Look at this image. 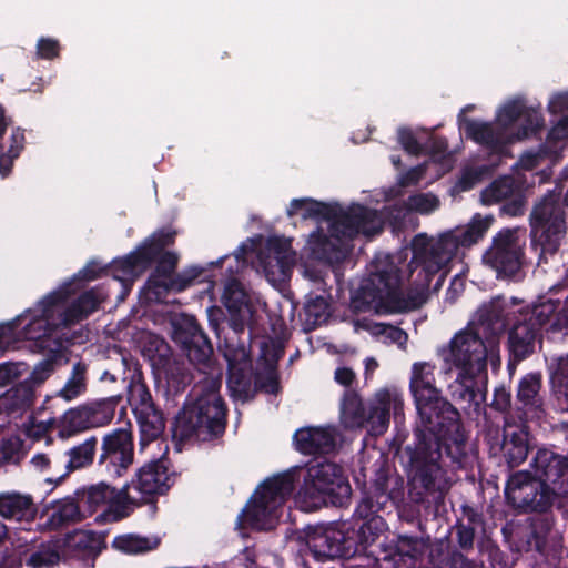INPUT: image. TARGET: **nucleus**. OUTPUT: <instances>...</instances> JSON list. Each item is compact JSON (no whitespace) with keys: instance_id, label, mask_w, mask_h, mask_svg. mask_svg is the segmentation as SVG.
Listing matches in <instances>:
<instances>
[{"instance_id":"obj_1","label":"nucleus","mask_w":568,"mask_h":568,"mask_svg":"<svg viewBox=\"0 0 568 568\" xmlns=\"http://www.w3.org/2000/svg\"><path fill=\"white\" fill-rule=\"evenodd\" d=\"M419 424L413 440L398 450L408 478V497L419 505H439L453 485V470L467 459L460 413L444 396L416 408Z\"/></svg>"},{"instance_id":"obj_2","label":"nucleus","mask_w":568,"mask_h":568,"mask_svg":"<svg viewBox=\"0 0 568 568\" xmlns=\"http://www.w3.org/2000/svg\"><path fill=\"white\" fill-rule=\"evenodd\" d=\"M221 376H205L193 386L172 423L174 440L211 443L224 436L229 408L221 395Z\"/></svg>"},{"instance_id":"obj_3","label":"nucleus","mask_w":568,"mask_h":568,"mask_svg":"<svg viewBox=\"0 0 568 568\" xmlns=\"http://www.w3.org/2000/svg\"><path fill=\"white\" fill-rule=\"evenodd\" d=\"M402 270L393 262L376 265L369 276L363 278L352 294L351 305L355 312L374 311L378 314L406 313L416 310L419 298H405L402 290Z\"/></svg>"},{"instance_id":"obj_4","label":"nucleus","mask_w":568,"mask_h":568,"mask_svg":"<svg viewBox=\"0 0 568 568\" xmlns=\"http://www.w3.org/2000/svg\"><path fill=\"white\" fill-rule=\"evenodd\" d=\"M302 211V219H322L329 222L328 232L336 239H354L358 234L376 235L383 231V220L377 210L353 204L344 210L314 199H293L287 209L290 217Z\"/></svg>"},{"instance_id":"obj_5","label":"nucleus","mask_w":568,"mask_h":568,"mask_svg":"<svg viewBox=\"0 0 568 568\" xmlns=\"http://www.w3.org/2000/svg\"><path fill=\"white\" fill-rule=\"evenodd\" d=\"M362 499L355 508V536L362 544V549L374 542L383 532L385 520L378 514L390 501H399L403 497V478L394 476L385 464L374 470V477L364 485Z\"/></svg>"},{"instance_id":"obj_6","label":"nucleus","mask_w":568,"mask_h":568,"mask_svg":"<svg viewBox=\"0 0 568 568\" xmlns=\"http://www.w3.org/2000/svg\"><path fill=\"white\" fill-rule=\"evenodd\" d=\"M552 514L532 515L507 520L501 529L504 542L518 556L540 557L558 564L564 557L562 538L555 532Z\"/></svg>"},{"instance_id":"obj_7","label":"nucleus","mask_w":568,"mask_h":568,"mask_svg":"<svg viewBox=\"0 0 568 568\" xmlns=\"http://www.w3.org/2000/svg\"><path fill=\"white\" fill-rule=\"evenodd\" d=\"M221 351L227 362V386L235 399L248 403L258 392L270 395L281 392L277 367L257 366L253 372L247 341L235 343L233 337H224Z\"/></svg>"},{"instance_id":"obj_8","label":"nucleus","mask_w":568,"mask_h":568,"mask_svg":"<svg viewBox=\"0 0 568 568\" xmlns=\"http://www.w3.org/2000/svg\"><path fill=\"white\" fill-rule=\"evenodd\" d=\"M301 469L302 485L298 499L307 510L325 506L345 507L352 497V487L344 468L332 462L310 463Z\"/></svg>"},{"instance_id":"obj_9","label":"nucleus","mask_w":568,"mask_h":568,"mask_svg":"<svg viewBox=\"0 0 568 568\" xmlns=\"http://www.w3.org/2000/svg\"><path fill=\"white\" fill-rule=\"evenodd\" d=\"M404 400L396 388H383L365 404L354 390H345L341 404V418L345 428H366L372 436L383 435L390 420V412L395 419L403 415Z\"/></svg>"},{"instance_id":"obj_10","label":"nucleus","mask_w":568,"mask_h":568,"mask_svg":"<svg viewBox=\"0 0 568 568\" xmlns=\"http://www.w3.org/2000/svg\"><path fill=\"white\" fill-rule=\"evenodd\" d=\"M556 304L545 296L514 313L508 332L510 358L519 363L535 353L536 344L541 342L544 333L564 332L555 322Z\"/></svg>"},{"instance_id":"obj_11","label":"nucleus","mask_w":568,"mask_h":568,"mask_svg":"<svg viewBox=\"0 0 568 568\" xmlns=\"http://www.w3.org/2000/svg\"><path fill=\"white\" fill-rule=\"evenodd\" d=\"M530 240L539 251L538 263H547L560 248L567 234L565 203L560 194L549 191L532 207L529 215Z\"/></svg>"},{"instance_id":"obj_12","label":"nucleus","mask_w":568,"mask_h":568,"mask_svg":"<svg viewBox=\"0 0 568 568\" xmlns=\"http://www.w3.org/2000/svg\"><path fill=\"white\" fill-rule=\"evenodd\" d=\"M413 258L409 263L412 284L415 286L410 290L405 298H419L420 303L416 306L419 308L427 300L430 291L432 282L436 277L433 291L440 290L445 278L446 272L443 270L452 260H445L444 247L433 237L427 236L425 233L415 235L412 240Z\"/></svg>"},{"instance_id":"obj_13","label":"nucleus","mask_w":568,"mask_h":568,"mask_svg":"<svg viewBox=\"0 0 568 568\" xmlns=\"http://www.w3.org/2000/svg\"><path fill=\"white\" fill-rule=\"evenodd\" d=\"M300 479L298 467H292L266 479L243 510L244 520L253 528H270L278 517L280 508L294 493Z\"/></svg>"},{"instance_id":"obj_14","label":"nucleus","mask_w":568,"mask_h":568,"mask_svg":"<svg viewBox=\"0 0 568 568\" xmlns=\"http://www.w3.org/2000/svg\"><path fill=\"white\" fill-rule=\"evenodd\" d=\"M507 505L519 515H546L556 497L532 471L518 470L509 475L504 489Z\"/></svg>"},{"instance_id":"obj_15","label":"nucleus","mask_w":568,"mask_h":568,"mask_svg":"<svg viewBox=\"0 0 568 568\" xmlns=\"http://www.w3.org/2000/svg\"><path fill=\"white\" fill-rule=\"evenodd\" d=\"M68 301L67 291H54L44 296L38 304L40 316L32 325L69 327L95 312L102 297L94 288L81 293L67 308L62 310Z\"/></svg>"},{"instance_id":"obj_16","label":"nucleus","mask_w":568,"mask_h":568,"mask_svg":"<svg viewBox=\"0 0 568 568\" xmlns=\"http://www.w3.org/2000/svg\"><path fill=\"white\" fill-rule=\"evenodd\" d=\"M304 535L307 549L320 562L337 558L348 559L365 550L355 536V526L342 529L332 524L308 525Z\"/></svg>"},{"instance_id":"obj_17","label":"nucleus","mask_w":568,"mask_h":568,"mask_svg":"<svg viewBox=\"0 0 568 568\" xmlns=\"http://www.w3.org/2000/svg\"><path fill=\"white\" fill-rule=\"evenodd\" d=\"M487 355L484 338L469 329L454 336L445 359L459 369L458 378L475 379L481 374L487 376Z\"/></svg>"},{"instance_id":"obj_18","label":"nucleus","mask_w":568,"mask_h":568,"mask_svg":"<svg viewBox=\"0 0 568 568\" xmlns=\"http://www.w3.org/2000/svg\"><path fill=\"white\" fill-rule=\"evenodd\" d=\"M234 262L235 266L229 265L226 267V272L231 278L226 282L222 294V303L229 313L227 325L230 332L225 337H233V342L235 343L239 341L248 342L250 335L246 339L242 338V336L245 334L246 321L251 313V307L242 283L233 277V275L239 272L240 264L244 263L243 254H235Z\"/></svg>"},{"instance_id":"obj_19","label":"nucleus","mask_w":568,"mask_h":568,"mask_svg":"<svg viewBox=\"0 0 568 568\" xmlns=\"http://www.w3.org/2000/svg\"><path fill=\"white\" fill-rule=\"evenodd\" d=\"M133 457L132 433L118 428L103 437L98 464L111 478H119L133 463Z\"/></svg>"},{"instance_id":"obj_20","label":"nucleus","mask_w":568,"mask_h":568,"mask_svg":"<svg viewBox=\"0 0 568 568\" xmlns=\"http://www.w3.org/2000/svg\"><path fill=\"white\" fill-rule=\"evenodd\" d=\"M173 341L199 371L211 367L214 354L213 346L194 317L185 318L182 324L174 328Z\"/></svg>"},{"instance_id":"obj_21","label":"nucleus","mask_w":568,"mask_h":568,"mask_svg":"<svg viewBox=\"0 0 568 568\" xmlns=\"http://www.w3.org/2000/svg\"><path fill=\"white\" fill-rule=\"evenodd\" d=\"M524 252L509 229L498 232L490 247L484 253L483 261L491 266L499 275L515 276L523 265Z\"/></svg>"},{"instance_id":"obj_22","label":"nucleus","mask_w":568,"mask_h":568,"mask_svg":"<svg viewBox=\"0 0 568 568\" xmlns=\"http://www.w3.org/2000/svg\"><path fill=\"white\" fill-rule=\"evenodd\" d=\"M531 467L556 499L568 497L567 455L549 448H539L532 458Z\"/></svg>"},{"instance_id":"obj_23","label":"nucleus","mask_w":568,"mask_h":568,"mask_svg":"<svg viewBox=\"0 0 568 568\" xmlns=\"http://www.w3.org/2000/svg\"><path fill=\"white\" fill-rule=\"evenodd\" d=\"M145 353L152 366L164 372L168 385L174 393L183 392L191 383L192 375L190 371L184 363L172 359L171 347L163 338L154 337L150 341L149 346L145 347Z\"/></svg>"},{"instance_id":"obj_24","label":"nucleus","mask_w":568,"mask_h":568,"mask_svg":"<svg viewBox=\"0 0 568 568\" xmlns=\"http://www.w3.org/2000/svg\"><path fill=\"white\" fill-rule=\"evenodd\" d=\"M494 222L493 215L483 217L475 214L466 229H455L444 232L436 240L445 250L443 257L453 260L460 246L470 247L481 240Z\"/></svg>"},{"instance_id":"obj_25","label":"nucleus","mask_w":568,"mask_h":568,"mask_svg":"<svg viewBox=\"0 0 568 568\" xmlns=\"http://www.w3.org/2000/svg\"><path fill=\"white\" fill-rule=\"evenodd\" d=\"M113 487L104 481H100L95 485L84 487L75 491L79 503L83 509V513L91 516L100 507L108 506L101 514L95 517L98 524H106L111 521H119L122 518L129 516V513L113 511L112 497Z\"/></svg>"},{"instance_id":"obj_26","label":"nucleus","mask_w":568,"mask_h":568,"mask_svg":"<svg viewBox=\"0 0 568 568\" xmlns=\"http://www.w3.org/2000/svg\"><path fill=\"white\" fill-rule=\"evenodd\" d=\"M106 547L104 535L92 530L77 529L65 535L63 539V555L94 565L95 559Z\"/></svg>"},{"instance_id":"obj_27","label":"nucleus","mask_w":568,"mask_h":568,"mask_svg":"<svg viewBox=\"0 0 568 568\" xmlns=\"http://www.w3.org/2000/svg\"><path fill=\"white\" fill-rule=\"evenodd\" d=\"M435 369V364L429 362H416L412 365L409 392L416 408L443 397L436 385Z\"/></svg>"},{"instance_id":"obj_28","label":"nucleus","mask_w":568,"mask_h":568,"mask_svg":"<svg viewBox=\"0 0 568 568\" xmlns=\"http://www.w3.org/2000/svg\"><path fill=\"white\" fill-rule=\"evenodd\" d=\"M37 516L38 506L31 495L16 490L0 493L1 518L22 524L23 530H30L26 526L32 525Z\"/></svg>"},{"instance_id":"obj_29","label":"nucleus","mask_w":568,"mask_h":568,"mask_svg":"<svg viewBox=\"0 0 568 568\" xmlns=\"http://www.w3.org/2000/svg\"><path fill=\"white\" fill-rule=\"evenodd\" d=\"M293 440L296 450L303 455H326L336 447V432L331 426L303 427L294 433Z\"/></svg>"},{"instance_id":"obj_30","label":"nucleus","mask_w":568,"mask_h":568,"mask_svg":"<svg viewBox=\"0 0 568 568\" xmlns=\"http://www.w3.org/2000/svg\"><path fill=\"white\" fill-rule=\"evenodd\" d=\"M170 475L165 459L143 465L132 479L133 488L144 496L164 495L170 488Z\"/></svg>"},{"instance_id":"obj_31","label":"nucleus","mask_w":568,"mask_h":568,"mask_svg":"<svg viewBox=\"0 0 568 568\" xmlns=\"http://www.w3.org/2000/svg\"><path fill=\"white\" fill-rule=\"evenodd\" d=\"M505 305L501 298H494L489 303L483 304L477 313L476 320L474 321V333L488 341L490 345L495 343V338L500 334L505 327Z\"/></svg>"},{"instance_id":"obj_32","label":"nucleus","mask_w":568,"mask_h":568,"mask_svg":"<svg viewBox=\"0 0 568 568\" xmlns=\"http://www.w3.org/2000/svg\"><path fill=\"white\" fill-rule=\"evenodd\" d=\"M529 432L525 427L505 428L498 450L509 468L523 464L530 450Z\"/></svg>"},{"instance_id":"obj_33","label":"nucleus","mask_w":568,"mask_h":568,"mask_svg":"<svg viewBox=\"0 0 568 568\" xmlns=\"http://www.w3.org/2000/svg\"><path fill=\"white\" fill-rule=\"evenodd\" d=\"M351 237H341L336 239L324 233L321 227H317L314 232L310 234L307 240V245L310 247L311 256L314 260L320 262H324L327 264H334L342 262L346 253L342 247L343 241H351Z\"/></svg>"},{"instance_id":"obj_34","label":"nucleus","mask_w":568,"mask_h":568,"mask_svg":"<svg viewBox=\"0 0 568 568\" xmlns=\"http://www.w3.org/2000/svg\"><path fill=\"white\" fill-rule=\"evenodd\" d=\"M50 505L52 511L44 523V528L49 531H57L70 525L78 524L87 517L78 497H65L53 500Z\"/></svg>"},{"instance_id":"obj_35","label":"nucleus","mask_w":568,"mask_h":568,"mask_svg":"<svg viewBox=\"0 0 568 568\" xmlns=\"http://www.w3.org/2000/svg\"><path fill=\"white\" fill-rule=\"evenodd\" d=\"M152 262L141 245L125 256L114 258L108 268L110 275L120 282L133 280L151 267Z\"/></svg>"},{"instance_id":"obj_36","label":"nucleus","mask_w":568,"mask_h":568,"mask_svg":"<svg viewBox=\"0 0 568 568\" xmlns=\"http://www.w3.org/2000/svg\"><path fill=\"white\" fill-rule=\"evenodd\" d=\"M542 378L540 373H529L519 379L516 398L521 407L539 418L545 412L544 400L540 396Z\"/></svg>"},{"instance_id":"obj_37","label":"nucleus","mask_w":568,"mask_h":568,"mask_svg":"<svg viewBox=\"0 0 568 568\" xmlns=\"http://www.w3.org/2000/svg\"><path fill=\"white\" fill-rule=\"evenodd\" d=\"M97 446L98 438L95 436H91L83 443L75 445L65 452V456H68V460L64 463L65 471L58 477L55 483H61L72 471L91 466L94 460Z\"/></svg>"},{"instance_id":"obj_38","label":"nucleus","mask_w":568,"mask_h":568,"mask_svg":"<svg viewBox=\"0 0 568 568\" xmlns=\"http://www.w3.org/2000/svg\"><path fill=\"white\" fill-rule=\"evenodd\" d=\"M428 568H476V564L458 549L437 544L429 550Z\"/></svg>"},{"instance_id":"obj_39","label":"nucleus","mask_w":568,"mask_h":568,"mask_svg":"<svg viewBox=\"0 0 568 568\" xmlns=\"http://www.w3.org/2000/svg\"><path fill=\"white\" fill-rule=\"evenodd\" d=\"M36 390L29 382H21L8 389L0 404L9 414L23 413L33 406Z\"/></svg>"},{"instance_id":"obj_40","label":"nucleus","mask_w":568,"mask_h":568,"mask_svg":"<svg viewBox=\"0 0 568 568\" xmlns=\"http://www.w3.org/2000/svg\"><path fill=\"white\" fill-rule=\"evenodd\" d=\"M464 130L468 139L494 151L504 148L503 133L495 130L490 123L469 119H464Z\"/></svg>"},{"instance_id":"obj_41","label":"nucleus","mask_w":568,"mask_h":568,"mask_svg":"<svg viewBox=\"0 0 568 568\" xmlns=\"http://www.w3.org/2000/svg\"><path fill=\"white\" fill-rule=\"evenodd\" d=\"M456 382L460 386L458 398L468 402L470 406H473V413L475 414L476 418L483 416V419L486 424H493L494 419L491 414L487 412L486 406H483V403L486 402L487 388L485 387L481 392L477 386L476 378L462 379L457 376Z\"/></svg>"},{"instance_id":"obj_42","label":"nucleus","mask_w":568,"mask_h":568,"mask_svg":"<svg viewBox=\"0 0 568 568\" xmlns=\"http://www.w3.org/2000/svg\"><path fill=\"white\" fill-rule=\"evenodd\" d=\"M135 417L140 426L143 442L154 440L164 432V414L156 405L135 409Z\"/></svg>"},{"instance_id":"obj_43","label":"nucleus","mask_w":568,"mask_h":568,"mask_svg":"<svg viewBox=\"0 0 568 568\" xmlns=\"http://www.w3.org/2000/svg\"><path fill=\"white\" fill-rule=\"evenodd\" d=\"M122 399L123 396L118 394L84 404L91 427L108 425L113 419L115 409Z\"/></svg>"},{"instance_id":"obj_44","label":"nucleus","mask_w":568,"mask_h":568,"mask_svg":"<svg viewBox=\"0 0 568 568\" xmlns=\"http://www.w3.org/2000/svg\"><path fill=\"white\" fill-rule=\"evenodd\" d=\"M155 267L146 281V287L150 293H154L159 287H165V281L169 280L178 266L179 256L176 253L165 251L156 260Z\"/></svg>"},{"instance_id":"obj_45","label":"nucleus","mask_w":568,"mask_h":568,"mask_svg":"<svg viewBox=\"0 0 568 568\" xmlns=\"http://www.w3.org/2000/svg\"><path fill=\"white\" fill-rule=\"evenodd\" d=\"M90 428L92 427L83 404L78 407L70 408L63 414L59 425V435L62 438H69Z\"/></svg>"},{"instance_id":"obj_46","label":"nucleus","mask_w":568,"mask_h":568,"mask_svg":"<svg viewBox=\"0 0 568 568\" xmlns=\"http://www.w3.org/2000/svg\"><path fill=\"white\" fill-rule=\"evenodd\" d=\"M202 273L203 268L199 266H190L180 273H174L164 282L166 284L165 287H159V290L153 293L154 300L160 301L170 292L180 293L185 291L202 275Z\"/></svg>"},{"instance_id":"obj_47","label":"nucleus","mask_w":568,"mask_h":568,"mask_svg":"<svg viewBox=\"0 0 568 568\" xmlns=\"http://www.w3.org/2000/svg\"><path fill=\"white\" fill-rule=\"evenodd\" d=\"M87 372L88 365L81 361L72 366L70 377L58 395L65 400H73L87 392Z\"/></svg>"},{"instance_id":"obj_48","label":"nucleus","mask_w":568,"mask_h":568,"mask_svg":"<svg viewBox=\"0 0 568 568\" xmlns=\"http://www.w3.org/2000/svg\"><path fill=\"white\" fill-rule=\"evenodd\" d=\"M176 234L175 230L163 227L152 233L140 244L145 254L150 257L152 264L161 253L165 252V247L175 243Z\"/></svg>"},{"instance_id":"obj_49","label":"nucleus","mask_w":568,"mask_h":568,"mask_svg":"<svg viewBox=\"0 0 568 568\" xmlns=\"http://www.w3.org/2000/svg\"><path fill=\"white\" fill-rule=\"evenodd\" d=\"M329 303L322 295L310 294L304 305L305 323L316 328L326 323L329 316Z\"/></svg>"},{"instance_id":"obj_50","label":"nucleus","mask_w":568,"mask_h":568,"mask_svg":"<svg viewBox=\"0 0 568 568\" xmlns=\"http://www.w3.org/2000/svg\"><path fill=\"white\" fill-rule=\"evenodd\" d=\"M516 191L515 181L511 176H501L493 181L481 192V201L484 204L490 205L513 197Z\"/></svg>"},{"instance_id":"obj_51","label":"nucleus","mask_w":568,"mask_h":568,"mask_svg":"<svg viewBox=\"0 0 568 568\" xmlns=\"http://www.w3.org/2000/svg\"><path fill=\"white\" fill-rule=\"evenodd\" d=\"M160 545L159 538H146L135 535L118 536L113 540V546L128 554H138L156 549Z\"/></svg>"},{"instance_id":"obj_52","label":"nucleus","mask_w":568,"mask_h":568,"mask_svg":"<svg viewBox=\"0 0 568 568\" xmlns=\"http://www.w3.org/2000/svg\"><path fill=\"white\" fill-rule=\"evenodd\" d=\"M126 389L128 402L133 406L134 412L135 409L155 405L146 384L142 382V376H133L128 384Z\"/></svg>"},{"instance_id":"obj_53","label":"nucleus","mask_w":568,"mask_h":568,"mask_svg":"<svg viewBox=\"0 0 568 568\" xmlns=\"http://www.w3.org/2000/svg\"><path fill=\"white\" fill-rule=\"evenodd\" d=\"M23 455V440L20 436H3L0 432V464H18Z\"/></svg>"},{"instance_id":"obj_54","label":"nucleus","mask_w":568,"mask_h":568,"mask_svg":"<svg viewBox=\"0 0 568 568\" xmlns=\"http://www.w3.org/2000/svg\"><path fill=\"white\" fill-rule=\"evenodd\" d=\"M285 354L284 344L274 338L262 342L261 352L257 359V366H275L278 368V362Z\"/></svg>"},{"instance_id":"obj_55","label":"nucleus","mask_w":568,"mask_h":568,"mask_svg":"<svg viewBox=\"0 0 568 568\" xmlns=\"http://www.w3.org/2000/svg\"><path fill=\"white\" fill-rule=\"evenodd\" d=\"M526 111L525 101L520 98L513 99L505 103L498 111L496 121L504 129L511 126L518 119L521 118L523 112Z\"/></svg>"},{"instance_id":"obj_56","label":"nucleus","mask_w":568,"mask_h":568,"mask_svg":"<svg viewBox=\"0 0 568 568\" xmlns=\"http://www.w3.org/2000/svg\"><path fill=\"white\" fill-rule=\"evenodd\" d=\"M521 118L524 124L518 129L516 138L518 140L526 139L536 134L544 126V118L539 110L526 105V111L523 112Z\"/></svg>"},{"instance_id":"obj_57","label":"nucleus","mask_w":568,"mask_h":568,"mask_svg":"<svg viewBox=\"0 0 568 568\" xmlns=\"http://www.w3.org/2000/svg\"><path fill=\"white\" fill-rule=\"evenodd\" d=\"M60 561L59 550L51 547H41L27 559V566L31 568H50Z\"/></svg>"},{"instance_id":"obj_58","label":"nucleus","mask_w":568,"mask_h":568,"mask_svg":"<svg viewBox=\"0 0 568 568\" xmlns=\"http://www.w3.org/2000/svg\"><path fill=\"white\" fill-rule=\"evenodd\" d=\"M407 205L413 211L427 214L439 207V200L430 193H418L408 197Z\"/></svg>"},{"instance_id":"obj_59","label":"nucleus","mask_w":568,"mask_h":568,"mask_svg":"<svg viewBox=\"0 0 568 568\" xmlns=\"http://www.w3.org/2000/svg\"><path fill=\"white\" fill-rule=\"evenodd\" d=\"M483 406L488 409L495 410L498 414L507 415L511 409V392L510 388L505 387L504 385L496 387L494 389L493 400L490 404H484Z\"/></svg>"},{"instance_id":"obj_60","label":"nucleus","mask_w":568,"mask_h":568,"mask_svg":"<svg viewBox=\"0 0 568 568\" xmlns=\"http://www.w3.org/2000/svg\"><path fill=\"white\" fill-rule=\"evenodd\" d=\"M484 551L490 568H513L515 565L509 555L495 542H487Z\"/></svg>"},{"instance_id":"obj_61","label":"nucleus","mask_w":568,"mask_h":568,"mask_svg":"<svg viewBox=\"0 0 568 568\" xmlns=\"http://www.w3.org/2000/svg\"><path fill=\"white\" fill-rule=\"evenodd\" d=\"M551 383L556 393L568 403V358H560L551 375Z\"/></svg>"},{"instance_id":"obj_62","label":"nucleus","mask_w":568,"mask_h":568,"mask_svg":"<svg viewBox=\"0 0 568 568\" xmlns=\"http://www.w3.org/2000/svg\"><path fill=\"white\" fill-rule=\"evenodd\" d=\"M53 371L54 361L51 358L43 359L34 366L29 378L24 382H29L36 390L37 387L42 385L51 376Z\"/></svg>"},{"instance_id":"obj_63","label":"nucleus","mask_w":568,"mask_h":568,"mask_svg":"<svg viewBox=\"0 0 568 568\" xmlns=\"http://www.w3.org/2000/svg\"><path fill=\"white\" fill-rule=\"evenodd\" d=\"M133 487L132 481L125 483L120 489L113 487L112 506L113 511L126 513L125 509L131 506H139L134 498L130 496V488Z\"/></svg>"},{"instance_id":"obj_64","label":"nucleus","mask_w":568,"mask_h":568,"mask_svg":"<svg viewBox=\"0 0 568 568\" xmlns=\"http://www.w3.org/2000/svg\"><path fill=\"white\" fill-rule=\"evenodd\" d=\"M398 142L408 154L419 155L424 151L423 145L408 128L398 129Z\"/></svg>"}]
</instances>
